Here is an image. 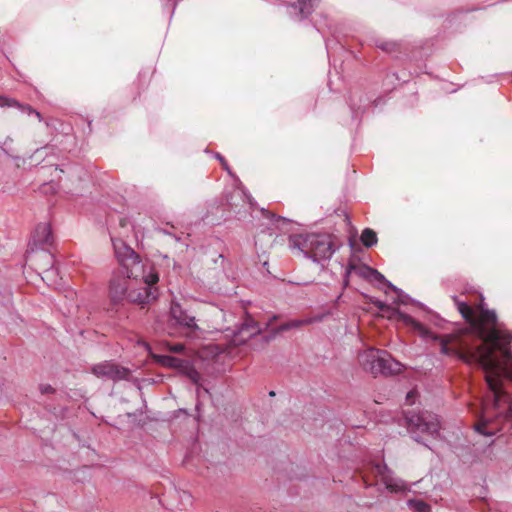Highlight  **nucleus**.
Listing matches in <instances>:
<instances>
[{
	"mask_svg": "<svg viewBox=\"0 0 512 512\" xmlns=\"http://www.w3.org/2000/svg\"><path fill=\"white\" fill-rule=\"evenodd\" d=\"M497 315L494 310L480 307L479 320L476 319L478 335L483 343L476 348H468L457 352V356L467 364H476L485 372V379L489 388V396L483 406V422L476 425L477 432L492 436L486 426L489 414L502 417L506 421L512 420V396L503 385L504 380H512V352L507 348L511 337L502 333L495 327L487 328L485 325H495Z\"/></svg>",
	"mask_w": 512,
	"mask_h": 512,
	"instance_id": "f257e3e1",
	"label": "nucleus"
},
{
	"mask_svg": "<svg viewBox=\"0 0 512 512\" xmlns=\"http://www.w3.org/2000/svg\"><path fill=\"white\" fill-rule=\"evenodd\" d=\"M119 268L109 282V296L113 303L129 301L147 304L157 298L158 274L151 265L144 264L139 255L121 239L112 238Z\"/></svg>",
	"mask_w": 512,
	"mask_h": 512,
	"instance_id": "f03ea898",
	"label": "nucleus"
},
{
	"mask_svg": "<svg viewBox=\"0 0 512 512\" xmlns=\"http://www.w3.org/2000/svg\"><path fill=\"white\" fill-rule=\"evenodd\" d=\"M291 250H298L315 263L329 260L336 251L330 234L300 233L288 237Z\"/></svg>",
	"mask_w": 512,
	"mask_h": 512,
	"instance_id": "7ed1b4c3",
	"label": "nucleus"
},
{
	"mask_svg": "<svg viewBox=\"0 0 512 512\" xmlns=\"http://www.w3.org/2000/svg\"><path fill=\"white\" fill-rule=\"evenodd\" d=\"M362 368L373 375H392L401 372L402 364L384 350L368 349L359 354Z\"/></svg>",
	"mask_w": 512,
	"mask_h": 512,
	"instance_id": "20e7f679",
	"label": "nucleus"
},
{
	"mask_svg": "<svg viewBox=\"0 0 512 512\" xmlns=\"http://www.w3.org/2000/svg\"><path fill=\"white\" fill-rule=\"evenodd\" d=\"M405 419L407 430L413 440L429 448V446L422 441L420 434L436 438L441 429L438 416L429 411H422L420 413H408Z\"/></svg>",
	"mask_w": 512,
	"mask_h": 512,
	"instance_id": "39448f33",
	"label": "nucleus"
},
{
	"mask_svg": "<svg viewBox=\"0 0 512 512\" xmlns=\"http://www.w3.org/2000/svg\"><path fill=\"white\" fill-rule=\"evenodd\" d=\"M171 318L175 324L182 328L188 337H195L200 331L196 318L187 309L183 308L178 302H172L170 306Z\"/></svg>",
	"mask_w": 512,
	"mask_h": 512,
	"instance_id": "423d86ee",
	"label": "nucleus"
},
{
	"mask_svg": "<svg viewBox=\"0 0 512 512\" xmlns=\"http://www.w3.org/2000/svg\"><path fill=\"white\" fill-rule=\"evenodd\" d=\"M92 372L97 377L113 381L127 379L130 375V370L128 368H125L110 361H104L102 363L94 365L92 367Z\"/></svg>",
	"mask_w": 512,
	"mask_h": 512,
	"instance_id": "0eeeda50",
	"label": "nucleus"
},
{
	"mask_svg": "<svg viewBox=\"0 0 512 512\" xmlns=\"http://www.w3.org/2000/svg\"><path fill=\"white\" fill-rule=\"evenodd\" d=\"M374 474L385 485L386 489L391 492H404L408 490L406 483L394 477L393 472L384 463H378L373 468Z\"/></svg>",
	"mask_w": 512,
	"mask_h": 512,
	"instance_id": "6e6552de",
	"label": "nucleus"
},
{
	"mask_svg": "<svg viewBox=\"0 0 512 512\" xmlns=\"http://www.w3.org/2000/svg\"><path fill=\"white\" fill-rule=\"evenodd\" d=\"M399 317L406 325H409L412 328H414L422 337L439 340L441 344V354L450 355L452 353V349L448 347V342L445 339L437 336H432L431 332L423 324L416 321L413 317L405 313H399Z\"/></svg>",
	"mask_w": 512,
	"mask_h": 512,
	"instance_id": "1a4fd4ad",
	"label": "nucleus"
},
{
	"mask_svg": "<svg viewBox=\"0 0 512 512\" xmlns=\"http://www.w3.org/2000/svg\"><path fill=\"white\" fill-rule=\"evenodd\" d=\"M52 231L51 227L47 223H40L36 226L32 235V243L36 247H43L52 243Z\"/></svg>",
	"mask_w": 512,
	"mask_h": 512,
	"instance_id": "9d476101",
	"label": "nucleus"
},
{
	"mask_svg": "<svg viewBox=\"0 0 512 512\" xmlns=\"http://www.w3.org/2000/svg\"><path fill=\"white\" fill-rule=\"evenodd\" d=\"M152 357L163 367L175 368L181 371L188 367V361L178 357L162 354H153Z\"/></svg>",
	"mask_w": 512,
	"mask_h": 512,
	"instance_id": "9b49d317",
	"label": "nucleus"
},
{
	"mask_svg": "<svg viewBox=\"0 0 512 512\" xmlns=\"http://www.w3.org/2000/svg\"><path fill=\"white\" fill-rule=\"evenodd\" d=\"M371 271L372 268L367 265H356L353 263H350L345 270L344 279H343V286L346 288L349 285V277L352 273H355L359 277L363 279H370L371 278Z\"/></svg>",
	"mask_w": 512,
	"mask_h": 512,
	"instance_id": "f8f14e48",
	"label": "nucleus"
},
{
	"mask_svg": "<svg viewBox=\"0 0 512 512\" xmlns=\"http://www.w3.org/2000/svg\"><path fill=\"white\" fill-rule=\"evenodd\" d=\"M453 300L459 313L470 324H476L475 310L464 301H460L457 296H453Z\"/></svg>",
	"mask_w": 512,
	"mask_h": 512,
	"instance_id": "ddd939ff",
	"label": "nucleus"
},
{
	"mask_svg": "<svg viewBox=\"0 0 512 512\" xmlns=\"http://www.w3.org/2000/svg\"><path fill=\"white\" fill-rule=\"evenodd\" d=\"M315 0H295L291 7L298 11L299 20L306 18L313 12Z\"/></svg>",
	"mask_w": 512,
	"mask_h": 512,
	"instance_id": "4468645a",
	"label": "nucleus"
},
{
	"mask_svg": "<svg viewBox=\"0 0 512 512\" xmlns=\"http://www.w3.org/2000/svg\"><path fill=\"white\" fill-rule=\"evenodd\" d=\"M318 320H320V318H304V319L291 320L289 322H286V323L280 325L277 330L278 331H287L290 329L299 328L300 326H303V325L312 324Z\"/></svg>",
	"mask_w": 512,
	"mask_h": 512,
	"instance_id": "2eb2a0df",
	"label": "nucleus"
},
{
	"mask_svg": "<svg viewBox=\"0 0 512 512\" xmlns=\"http://www.w3.org/2000/svg\"><path fill=\"white\" fill-rule=\"evenodd\" d=\"M377 241H378L377 234L374 230H372L370 228H365L362 231L361 242L365 247L370 248V247L376 245Z\"/></svg>",
	"mask_w": 512,
	"mask_h": 512,
	"instance_id": "dca6fc26",
	"label": "nucleus"
},
{
	"mask_svg": "<svg viewBox=\"0 0 512 512\" xmlns=\"http://www.w3.org/2000/svg\"><path fill=\"white\" fill-rule=\"evenodd\" d=\"M387 286L392 291H394L398 296V303L401 304H418L415 300H413L408 294L404 293L400 288L396 287L394 284H392L390 281H387Z\"/></svg>",
	"mask_w": 512,
	"mask_h": 512,
	"instance_id": "f3484780",
	"label": "nucleus"
},
{
	"mask_svg": "<svg viewBox=\"0 0 512 512\" xmlns=\"http://www.w3.org/2000/svg\"><path fill=\"white\" fill-rule=\"evenodd\" d=\"M407 505L414 512H430L431 510L430 505L422 500H409Z\"/></svg>",
	"mask_w": 512,
	"mask_h": 512,
	"instance_id": "a211bd4d",
	"label": "nucleus"
},
{
	"mask_svg": "<svg viewBox=\"0 0 512 512\" xmlns=\"http://www.w3.org/2000/svg\"><path fill=\"white\" fill-rule=\"evenodd\" d=\"M182 371L185 372L189 379L195 384H197L201 379L200 373L192 366H190L189 363L188 367L184 368Z\"/></svg>",
	"mask_w": 512,
	"mask_h": 512,
	"instance_id": "6ab92c4d",
	"label": "nucleus"
},
{
	"mask_svg": "<svg viewBox=\"0 0 512 512\" xmlns=\"http://www.w3.org/2000/svg\"><path fill=\"white\" fill-rule=\"evenodd\" d=\"M12 105H18V101L14 98L0 95V107H12Z\"/></svg>",
	"mask_w": 512,
	"mask_h": 512,
	"instance_id": "aec40b11",
	"label": "nucleus"
},
{
	"mask_svg": "<svg viewBox=\"0 0 512 512\" xmlns=\"http://www.w3.org/2000/svg\"><path fill=\"white\" fill-rule=\"evenodd\" d=\"M165 346H166V349L171 353H181L184 350V344H182V343H175V344L166 343Z\"/></svg>",
	"mask_w": 512,
	"mask_h": 512,
	"instance_id": "412c9836",
	"label": "nucleus"
},
{
	"mask_svg": "<svg viewBox=\"0 0 512 512\" xmlns=\"http://www.w3.org/2000/svg\"><path fill=\"white\" fill-rule=\"evenodd\" d=\"M371 281H378V282H384L387 285V281L385 276L380 273L378 270L372 268L371 271V278L369 279Z\"/></svg>",
	"mask_w": 512,
	"mask_h": 512,
	"instance_id": "4be33fe9",
	"label": "nucleus"
},
{
	"mask_svg": "<svg viewBox=\"0 0 512 512\" xmlns=\"http://www.w3.org/2000/svg\"><path fill=\"white\" fill-rule=\"evenodd\" d=\"M396 46L397 44L394 43V42H389V41H385V42H381L379 44H377V47L382 49L383 51H386V52H392L396 49Z\"/></svg>",
	"mask_w": 512,
	"mask_h": 512,
	"instance_id": "5701e85b",
	"label": "nucleus"
},
{
	"mask_svg": "<svg viewBox=\"0 0 512 512\" xmlns=\"http://www.w3.org/2000/svg\"><path fill=\"white\" fill-rule=\"evenodd\" d=\"M14 108L20 109L22 112L27 113L28 115L34 114L35 109H33L30 105L21 104L18 102V105H12Z\"/></svg>",
	"mask_w": 512,
	"mask_h": 512,
	"instance_id": "b1692460",
	"label": "nucleus"
},
{
	"mask_svg": "<svg viewBox=\"0 0 512 512\" xmlns=\"http://www.w3.org/2000/svg\"><path fill=\"white\" fill-rule=\"evenodd\" d=\"M39 390L42 394H50V393H54V388L49 385V384H41L39 386Z\"/></svg>",
	"mask_w": 512,
	"mask_h": 512,
	"instance_id": "393cba45",
	"label": "nucleus"
},
{
	"mask_svg": "<svg viewBox=\"0 0 512 512\" xmlns=\"http://www.w3.org/2000/svg\"><path fill=\"white\" fill-rule=\"evenodd\" d=\"M215 157L220 161V163H221L222 167H223V168H224L228 173H231L230 168H229L228 163H227V161L225 160V158H224L221 154H219V153H216V154H215Z\"/></svg>",
	"mask_w": 512,
	"mask_h": 512,
	"instance_id": "a878e982",
	"label": "nucleus"
},
{
	"mask_svg": "<svg viewBox=\"0 0 512 512\" xmlns=\"http://www.w3.org/2000/svg\"><path fill=\"white\" fill-rule=\"evenodd\" d=\"M246 329L247 330L251 329V332L249 333V337L256 335L260 331V329L256 325H246ZM244 330H245V328H242L241 332H243Z\"/></svg>",
	"mask_w": 512,
	"mask_h": 512,
	"instance_id": "bb28decb",
	"label": "nucleus"
},
{
	"mask_svg": "<svg viewBox=\"0 0 512 512\" xmlns=\"http://www.w3.org/2000/svg\"><path fill=\"white\" fill-rule=\"evenodd\" d=\"M415 396H416V392L415 391H410L407 393L406 395V403L409 404V405H412L415 401Z\"/></svg>",
	"mask_w": 512,
	"mask_h": 512,
	"instance_id": "cd10ccee",
	"label": "nucleus"
},
{
	"mask_svg": "<svg viewBox=\"0 0 512 512\" xmlns=\"http://www.w3.org/2000/svg\"><path fill=\"white\" fill-rule=\"evenodd\" d=\"M43 256L47 259V265L52 266L53 265V257L52 255L48 253H44Z\"/></svg>",
	"mask_w": 512,
	"mask_h": 512,
	"instance_id": "c85d7f7f",
	"label": "nucleus"
},
{
	"mask_svg": "<svg viewBox=\"0 0 512 512\" xmlns=\"http://www.w3.org/2000/svg\"><path fill=\"white\" fill-rule=\"evenodd\" d=\"M372 303L381 310H383L386 307L385 303H383L380 300L372 301Z\"/></svg>",
	"mask_w": 512,
	"mask_h": 512,
	"instance_id": "c756f323",
	"label": "nucleus"
},
{
	"mask_svg": "<svg viewBox=\"0 0 512 512\" xmlns=\"http://www.w3.org/2000/svg\"><path fill=\"white\" fill-rule=\"evenodd\" d=\"M34 115L37 117V119L41 122L43 120V117L41 113L37 110H35Z\"/></svg>",
	"mask_w": 512,
	"mask_h": 512,
	"instance_id": "7c9ffc66",
	"label": "nucleus"
},
{
	"mask_svg": "<svg viewBox=\"0 0 512 512\" xmlns=\"http://www.w3.org/2000/svg\"><path fill=\"white\" fill-rule=\"evenodd\" d=\"M269 394H270V396H274L275 395V393L273 391H271Z\"/></svg>",
	"mask_w": 512,
	"mask_h": 512,
	"instance_id": "2f4dec72",
	"label": "nucleus"
}]
</instances>
